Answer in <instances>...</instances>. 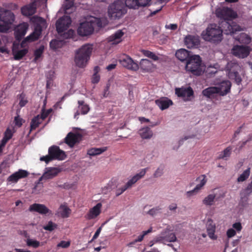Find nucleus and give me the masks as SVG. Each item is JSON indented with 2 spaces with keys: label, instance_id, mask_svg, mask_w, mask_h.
<instances>
[{
  "label": "nucleus",
  "instance_id": "obj_16",
  "mask_svg": "<svg viewBox=\"0 0 252 252\" xmlns=\"http://www.w3.org/2000/svg\"><path fill=\"white\" fill-rule=\"evenodd\" d=\"M46 171L44 173L43 175L39 178L38 182L34 187V189H36L38 186L42 187V184L40 182L43 179H50L56 176L60 172V170L55 167H50L46 168Z\"/></svg>",
  "mask_w": 252,
  "mask_h": 252
},
{
  "label": "nucleus",
  "instance_id": "obj_35",
  "mask_svg": "<svg viewBox=\"0 0 252 252\" xmlns=\"http://www.w3.org/2000/svg\"><path fill=\"white\" fill-rule=\"evenodd\" d=\"M139 134L143 139H150L153 136V132L149 127L141 128Z\"/></svg>",
  "mask_w": 252,
  "mask_h": 252
},
{
  "label": "nucleus",
  "instance_id": "obj_63",
  "mask_svg": "<svg viewBox=\"0 0 252 252\" xmlns=\"http://www.w3.org/2000/svg\"><path fill=\"white\" fill-rule=\"evenodd\" d=\"M127 188L125 186H123V187L119 188L116 190V195L117 196L122 194L126 190Z\"/></svg>",
  "mask_w": 252,
  "mask_h": 252
},
{
  "label": "nucleus",
  "instance_id": "obj_3",
  "mask_svg": "<svg viewBox=\"0 0 252 252\" xmlns=\"http://www.w3.org/2000/svg\"><path fill=\"white\" fill-rule=\"evenodd\" d=\"M15 20L14 14L9 10L0 7V32H7Z\"/></svg>",
  "mask_w": 252,
  "mask_h": 252
},
{
  "label": "nucleus",
  "instance_id": "obj_39",
  "mask_svg": "<svg viewBox=\"0 0 252 252\" xmlns=\"http://www.w3.org/2000/svg\"><path fill=\"white\" fill-rule=\"evenodd\" d=\"M18 98L19 99V105L21 108H22L26 106L28 102V100L26 97V94L24 93L17 95Z\"/></svg>",
  "mask_w": 252,
  "mask_h": 252
},
{
  "label": "nucleus",
  "instance_id": "obj_53",
  "mask_svg": "<svg viewBox=\"0 0 252 252\" xmlns=\"http://www.w3.org/2000/svg\"><path fill=\"white\" fill-rule=\"evenodd\" d=\"M207 232L208 236L212 240H216L218 238L217 236L215 234L216 229H206Z\"/></svg>",
  "mask_w": 252,
  "mask_h": 252
},
{
  "label": "nucleus",
  "instance_id": "obj_38",
  "mask_svg": "<svg viewBox=\"0 0 252 252\" xmlns=\"http://www.w3.org/2000/svg\"><path fill=\"white\" fill-rule=\"evenodd\" d=\"M232 149V148L231 146L227 147L219 154L218 158V159L226 160L230 156Z\"/></svg>",
  "mask_w": 252,
  "mask_h": 252
},
{
  "label": "nucleus",
  "instance_id": "obj_41",
  "mask_svg": "<svg viewBox=\"0 0 252 252\" xmlns=\"http://www.w3.org/2000/svg\"><path fill=\"white\" fill-rule=\"evenodd\" d=\"M147 170V168L142 169L139 173L135 175L131 179V180L134 183H136L138 180L143 178Z\"/></svg>",
  "mask_w": 252,
  "mask_h": 252
},
{
  "label": "nucleus",
  "instance_id": "obj_34",
  "mask_svg": "<svg viewBox=\"0 0 252 252\" xmlns=\"http://www.w3.org/2000/svg\"><path fill=\"white\" fill-rule=\"evenodd\" d=\"M60 216L63 218H67L69 217L71 213V210L65 204H62L59 208Z\"/></svg>",
  "mask_w": 252,
  "mask_h": 252
},
{
  "label": "nucleus",
  "instance_id": "obj_1",
  "mask_svg": "<svg viewBox=\"0 0 252 252\" xmlns=\"http://www.w3.org/2000/svg\"><path fill=\"white\" fill-rule=\"evenodd\" d=\"M202 36L205 41L214 44L220 43L223 39L222 29L215 24L209 25L206 30L202 32Z\"/></svg>",
  "mask_w": 252,
  "mask_h": 252
},
{
  "label": "nucleus",
  "instance_id": "obj_61",
  "mask_svg": "<svg viewBox=\"0 0 252 252\" xmlns=\"http://www.w3.org/2000/svg\"><path fill=\"white\" fill-rule=\"evenodd\" d=\"M74 2L72 0H68L67 1L66 0V2L64 4V9L65 10L69 9L70 8L73 6Z\"/></svg>",
  "mask_w": 252,
  "mask_h": 252
},
{
  "label": "nucleus",
  "instance_id": "obj_64",
  "mask_svg": "<svg viewBox=\"0 0 252 252\" xmlns=\"http://www.w3.org/2000/svg\"><path fill=\"white\" fill-rule=\"evenodd\" d=\"M14 122L15 125L19 127L22 125V119L20 118L19 116L15 117Z\"/></svg>",
  "mask_w": 252,
  "mask_h": 252
},
{
  "label": "nucleus",
  "instance_id": "obj_21",
  "mask_svg": "<svg viewBox=\"0 0 252 252\" xmlns=\"http://www.w3.org/2000/svg\"><path fill=\"white\" fill-rule=\"evenodd\" d=\"M101 207L102 204L101 203H97L89 210V212L85 215V218L88 220L95 219L100 214Z\"/></svg>",
  "mask_w": 252,
  "mask_h": 252
},
{
  "label": "nucleus",
  "instance_id": "obj_8",
  "mask_svg": "<svg viewBox=\"0 0 252 252\" xmlns=\"http://www.w3.org/2000/svg\"><path fill=\"white\" fill-rule=\"evenodd\" d=\"M47 0H32V2L24 5L21 8V13L27 17L32 16L36 11L37 6L40 3L46 2Z\"/></svg>",
  "mask_w": 252,
  "mask_h": 252
},
{
  "label": "nucleus",
  "instance_id": "obj_20",
  "mask_svg": "<svg viewBox=\"0 0 252 252\" xmlns=\"http://www.w3.org/2000/svg\"><path fill=\"white\" fill-rule=\"evenodd\" d=\"M30 212H37L42 215H46L47 213L51 214L52 212L45 205L38 203H34L31 205L29 209Z\"/></svg>",
  "mask_w": 252,
  "mask_h": 252
},
{
  "label": "nucleus",
  "instance_id": "obj_28",
  "mask_svg": "<svg viewBox=\"0 0 252 252\" xmlns=\"http://www.w3.org/2000/svg\"><path fill=\"white\" fill-rule=\"evenodd\" d=\"M124 34V33L121 30H118L107 38L108 41L112 44H117L122 41Z\"/></svg>",
  "mask_w": 252,
  "mask_h": 252
},
{
  "label": "nucleus",
  "instance_id": "obj_56",
  "mask_svg": "<svg viewBox=\"0 0 252 252\" xmlns=\"http://www.w3.org/2000/svg\"><path fill=\"white\" fill-rule=\"evenodd\" d=\"M70 245V241H62L60 243H59L57 246L58 247H61L63 248H67L69 247Z\"/></svg>",
  "mask_w": 252,
  "mask_h": 252
},
{
  "label": "nucleus",
  "instance_id": "obj_5",
  "mask_svg": "<svg viewBox=\"0 0 252 252\" xmlns=\"http://www.w3.org/2000/svg\"><path fill=\"white\" fill-rule=\"evenodd\" d=\"M127 12L124 2L121 0H117L111 4L108 9V15L112 19H120Z\"/></svg>",
  "mask_w": 252,
  "mask_h": 252
},
{
  "label": "nucleus",
  "instance_id": "obj_12",
  "mask_svg": "<svg viewBox=\"0 0 252 252\" xmlns=\"http://www.w3.org/2000/svg\"><path fill=\"white\" fill-rule=\"evenodd\" d=\"M119 62L122 65L129 70L137 71L139 69L138 63L127 55H123L119 59Z\"/></svg>",
  "mask_w": 252,
  "mask_h": 252
},
{
  "label": "nucleus",
  "instance_id": "obj_49",
  "mask_svg": "<svg viewBox=\"0 0 252 252\" xmlns=\"http://www.w3.org/2000/svg\"><path fill=\"white\" fill-rule=\"evenodd\" d=\"M152 232V227H150L148 230L147 231H144L142 232V234L139 235L138 238L134 240V243L141 242L143 239L144 236L149 234V233H151Z\"/></svg>",
  "mask_w": 252,
  "mask_h": 252
},
{
  "label": "nucleus",
  "instance_id": "obj_54",
  "mask_svg": "<svg viewBox=\"0 0 252 252\" xmlns=\"http://www.w3.org/2000/svg\"><path fill=\"white\" fill-rule=\"evenodd\" d=\"M206 229H216V226L213 220L211 219L208 220L206 223Z\"/></svg>",
  "mask_w": 252,
  "mask_h": 252
},
{
  "label": "nucleus",
  "instance_id": "obj_25",
  "mask_svg": "<svg viewBox=\"0 0 252 252\" xmlns=\"http://www.w3.org/2000/svg\"><path fill=\"white\" fill-rule=\"evenodd\" d=\"M231 86V82L229 81H224L220 83V84L216 87L218 89V94L220 96H224L228 94Z\"/></svg>",
  "mask_w": 252,
  "mask_h": 252
},
{
  "label": "nucleus",
  "instance_id": "obj_4",
  "mask_svg": "<svg viewBox=\"0 0 252 252\" xmlns=\"http://www.w3.org/2000/svg\"><path fill=\"white\" fill-rule=\"evenodd\" d=\"M185 69L187 72L196 76H199L203 72L202 60L199 55H193L186 63Z\"/></svg>",
  "mask_w": 252,
  "mask_h": 252
},
{
  "label": "nucleus",
  "instance_id": "obj_31",
  "mask_svg": "<svg viewBox=\"0 0 252 252\" xmlns=\"http://www.w3.org/2000/svg\"><path fill=\"white\" fill-rule=\"evenodd\" d=\"M156 104L159 107V108L163 110L168 108L173 104L172 101L170 99L162 98L156 100Z\"/></svg>",
  "mask_w": 252,
  "mask_h": 252
},
{
  "label": "nucleus",
  "instance_id": "obj_55",
  "mask_svg": "<svg viewBox=\"0 0 252 252\" xmlns=\"http://www.w3.org/2000/svg\"><path fill=\"white\" fill-rule=\"evenodd\" d=\"M151 0H137L138 7L146 6Z\"/></svg>",
  "mask_w": 252,
  "mask_h": 252
},
{
  "label": "nucleus",
  "instance_id": "obj_43",
  "mask_svg": "<svg viewBox=\"0 0 252 252\" xmlns=\"http://www.w3.org/2000/svg\"><path fill=\"white\" fill-rule=\"evenodd\" d=\"M141 52L145 56L155 61H157L158 60V57L153 52L146 50H143Z\"/></svg>",
  "mask_w": 252,
  "mask_h": 252
},
{
  "label": "nucleus",
  "instance_id": "obj_33",
  "mask_svg": "<svg viewBox=\"0 0 252 252\" xmlns=\"http://www.w3.org/2000/svg\"><path fill=\"white\" fill-rule=\"evenodd\" d=\"M12 52L14 58L15 60H20L22 59L28 52V49H23L20 50H15L14 48L12 49Z\"/></svg>",
  "mask_w": 252,
  "mask_h": 252
},
{
  "label": "nucleus",
  "instance_id": "obj_29",
  "mask_svg": "<svg viewBox=\"0 0 252 252\" xmlns=\"http://www.w3.org/2000/svg\"><path fill=\"white\" fill-rule=\"evenodd\" d=\"M197 181H200V183L197 185L195 188L192 190L187 192V194L189 196H190L193 194L194 192H197L200 190L203 186L206 184L207 180L206 179V176L205 175H202L199 176L197 179Z\"/></svg>",
  "mask_w": 252,
  "mask_h": 252
},
{
  "label": "nucleus",
  "instance_id": "obj_11",
  "mask_svg": "<svg viewBox=\"0 0 252 252\" xmlns=\"http://www.w3.org/2000/svg\"><path fill=\"white\" fill-rule=\"evenodd\" d=\"M71 23V19L68 16H64L59 18L56 22V30L59 34L62 35V33L65 32L70 26Z\"/></svg>",
  "mask_w": 252,
  "mask_h": 252
},
{
  "label": "nucleus",
  "instance_id": "obj_45",
  "mask_svg": "<svg viewBox=\"0 0 252 252\" xmlns=\"http://www.w3.org/2000/svg\"><path fill=\"white\" fill-rule=\"evenodd\" d=\"M57 224L52 221H48L47 225L43 226V228L47 231H52L57 228Z\"/></svg>",
  "mask_w": 252,
  "mask_h": 252
},
{
  "label": "nucleus",
  "instance_id": "obj_2",
  "mask_svg": "<svg viewBox=\"0 0 252 252\" xmlns=\"http://www.w3.org/2000/svg\"><path fill=\"white\" fill-rule=\"evenodd\" d=\"M92 51L93 45L90 44H85L77 50L74 58L76 65L80 68L86 66L90 60Z\"/></svg>",
  "mask_w": 252,
  "mask_h": 252
},
{
  "label": "nucleus",
  "instance_id": "obj_18",
  "mask_svg": "<svg viewBox=\"0 0 252 252\" xmlns=\"http://www.w3.org/2000/svg\"><path fill=\"white\" fill-rule=\"evenodd\" d=\"M29 24L27 22H23L17 25L14 29V36L16 40H20L26 34L29 29Z\"/></svg>",
  "mask_w": 252,
  "mask_h": 252
},
{
  "label": "nucleus",
  "instance_id": "obj_10",
  "mask_svg": "<svg viewBox=\"0 0 252 252\" xmlns=\"http://www.w3.org/2000/svg\"><path fill=\"white\" fill-rule=\"evenodd\" d=\"M216 15L223 21H232V19L237 17V13L232 9L225 7L216 10Z\"/></svg>",
  "mask_w": 252,
  "mask_h": 252
},
{
  "label": "nucleus",
  "instance_id": "obj_17",
  "mask_svg": "<svg viewBox=\"0 0 252 252\" xmlns=\"http://www.w3.org/2000/svg\"><path fill=\"white\" fill-rule=\"evenodd\" d=\"M250 49L248 46L243 45L234 46L231 50V53L239 58H245L250 54Z\"/></svg>",
  "mask_w": 252,
  "mask_h": 252
},
{
  "label": "nucleus",
  "instance_id": "obj_44",
  "mask_svg": "<svg viewBox=\"0 0 252 252\" xmlns=\"http://www.w3.org/2000/svg\"><path fill=\"white\" fill-rule=\"evenodd\" d=\"M250 173V169L248 168L245 170L242 174L237 179L238 182H243L245 181L249 176Z\"/></svg>",
  "mask_w": 252,
  "mask_h": 252
},
{
  "label": "nucleus",
  "instance_id": "obj_52",
  "mask_svg": "<svg viewBox=\"0 0 252 252\" xmlns=\"http://www.w3.org/2000/svg\"><path fill=\"white\" fill-rule=\"evenodd\" d=\"M161 210V208L159 206H157L156 207L150 209L148 212V214L152 216H154L157 215V214L160 213Z\"/></svg>",
  "mask_w": 252,
  "mask_h": 252
},
{
  "label": "nucleus",
  "instance_id": "obj_7",
  "mask_svg": "<svg viewBox=\"0 0 252 252\" xmlns=\"http://www.w3.org/2000/svg\"><path fill=\"white\" fill-rule=\"evenodd\" d=\"M226 69L228 77L230 79L234 80L238 85L240 84L242 79L238 73L240 69L238 63L234 61H230L227 63Z\"/></svg>",
  "mask_w": 252,
  "mask_h": 252
},
{
  "label": "nucleus",
  "instance_id": "obj_47",
  "mask_svg": "<svg viewBox=\"0 0 252 252\" xmlns=\"http://www.w3.org/2000/svg\"><path fill=\"white\" fill-rule=\"evenodd\" d=\"M44 50V47L43 46H40L38 49L35 50L34 52V62H36L42 56Z\"/></svg>",
  "mask_w": 252,
  "mask_h": 252
},
{
  "label": "nucleus",
  "instance_id": "obj_9",
  "mask_svg": "<svg viewBox=\"0 0 252 252\" xmlns=\"http://www.w3.org/2000/svg\"><path fill=\"white\" fill-rule=\"evenodd\" d=\"M220 25L222 33L225 34H231L241 30V27L232 21H222Z\"/></svg>",
  "mask_w": 252,
  "mask_h": 252
},
{
  "label": "nucleus",
  "instance_id": "obj_50",
  "mask_svg": "<svg viewBox=\"0 0 252 252\" xmlns=\"http://www.w3.org/2000/svg\"><path fill=\"white\" fill-rule=\"evenodd\" d=\"M164 167L163 165H160L157 168L154 173L153 176L155 178H158L161 176L163 174Z\"/></svg>",
  "mask_w": 252,
  "mask_h": 252
},
{
  "label": "nucleus",
  "instance_id": "obj_46",
  "mask_svg": "<svg viewBox=\"0 0 252 252\" xmlns=\"http://www.w3.org/2000/svg\"><path fill=\"white\" fill-rule=\"evenodd\" d=\"M26 244L28 246L37 248L40 246V242L36 240L27 239Z\"/></svg>",
  "mask_w": 252,
  "mask_h": 252
},
{
  "label": "nucleus",
  "instance_id": "obj_58",
  "mask_svg": "<svg viewBox=\"0 0 252 252\" xmlns=\"http://www.w3.org/2000/svg\"><path fill=\"white\" fill-rule=\"evenodd\" d=\"M12 133L10 129L7 128L5 131L3 138H6L7 140H10L12 137Z\"/></svg>",
  "mask_w": 252,
  "mask_h": 252
},
{
  "label": "nucleus",
  "instance_id": "obj_62",
  "mask_svg": "<svg viewBox=\"0 0 252 252\" xmlns=\"http://www.w3.org/2000/svg\"><path fill=\"white\" fill-rule=\"evenodd\" d=\"M99 76L96 73V72H94L92 78V83L94 84H96L99 81Z\"/></svg>",
  "mask_w": 252,
  "mask_h": 252
},
{
  "label": "nucleus",
  "instance_id": "obj_13",
  "mask_svg": "<svg viewBox=\"0 0 252 252\" xmlns=\"http://www.w3.org/2000/svg\"><path fill=\"white\" fill-rule=\"evenodd\" d=\"M94 31V24L89 22L81 23L77 30V33L82 36L91 35Z\"/></svg>",
  "mask_w": 252,
  "mask_h": 252
},
{
  "label": "nucleus",
  "instance_id": "obj_32",
  "mask_svg": "<svg viewBox=\"0 0 252 252\" xmlns=\"http://www.w3.org/2000/svg\"><path fill=\"white\" fill-rule=\"evenodd\" d=\"M107 150V147H103L101 148H92L88 151L87 154L91 156H94L102 154Z\"/></svg>",
  "mask_w": 252,
  "mask_h": 252
},
{
  "label": "nucleus",
  "instance_id": "obj_15",
  "mask_svg": "<svg viewBox=\"0 0 252 252\" xmlns=\"http://www.w3.org/2000/svg\"><path fill=\"white\" fill-rule=\"evenodd\" d=\"M156 242L165 244L166 242H174L177 240V237L174 233L169 231H163L156 238Z\"/></svg>",
  "mask_w": 252,
  "mask_h": 252
},
{
  "label": "nucleus",
  "instance_id": "obj_14",
  "mask_svg": "<svg viewBox=\"0 0 252 252\" xmlns=\"http://www.w3.org/2000/svg\"><path fill=\"white\" fill-rule=\"evenodd\" d=\"M175 94L178 96L184 98L186 101H190L194 96V92L190 87L175 89Z\"/></svg>",
  "mask_w": 252,
  "mask_h": 252
},
{
  "label": "nucleus",
  "instance_id": "obj_57",
  "mask_svg": "<svg viewBox=\"0 0 252 252\" xmlns=\"http://www.w3.org/2000/svg\"><path fill=\"white\" fill-rule=\"evenodd\" d=\"M52 109H48L46 111H43L41 113V116H40V118L43 121L45 120L51 112Z\"/></svg>",
  "mask_w": 252,
  "mask_h": 252
},
{
  "label": "nucleus",
  "instance_id": "obj_48",
  "mask_svg": "<svg viewBox=\"0 0 252 252\" xmlns=\"http://www.w3.org/2000/svg\"><path fill=\"white\" fill-rule=\"evenodd\" d=\"M62 42L60 41L54 39L52 40L50 43L51 48L56 50L61 47Z\"/></svg>",
  "mask_w": 252,
  "mask_h": 252
},
{
  "label": "nucleus",
  "instance_id": "obj_27",
  "mask_svg": "<svg viewBox=\"0 0 252 252\" xmlns=\"http://www.w3.org/2000/svg\"><path fill=\"white\" fill-rule=\"evenodd\" d=\"M185 43L189 48H193L200 44V40L198 37L189 35L185 38Z\"/></svg>",
  "mask_w": 252,
  "mask_h": 252
},
{
  "label": "nucleus",
  "instance_id": "obj_22",
  "mask_svg": "<svg viewBox=\"0 0 252 252\" xmlns=\"http://www.w3.org/2000/svg\"><path fill=\"white\" fill-rule=\"evenodd\" d=\"M42 32V27L40 25L37 24L35 25L33 32L26 37V40L28 42H33L38 40Z\"/></svg>",
  "mask_w": 252,
  "mask_h": 252
},
{
  "label": "nucleus",
  "instance_id": "obj_23",
  "mask_svg": "<svg viewBox=\"0 0 252 252\" xmlns=\"http://www.w3.org/2000/svg\"><path fill=\"white\" fill-rule=\"evenodd\" d=\"M81 137V134L70 132L67 134L65 138V142L69 147H73L76 143L79 142V139Z\"/></svg>",
  "mask_w": 252,
  "mask_h": 252
},
{
  "label": "nucleus",
  "instance_id": "obj_37",
  "mask_svg": "<svg viewBox=\"0 0 252 252\" xmlns=\"http://www.w3.org/2000/svg\"><path fill=\"white\" fill-rule=\"evenodd\" d=\"M78 108L81 111V114L82 115L87 114L90 111V107L89 105L85 103L83 100H78Z\"/></svg>",
  "mask_w": 252,
  "mask_h": 252
},
{
  "label": "nucleus",
  "instance_id": "obj_36",
  "mask_svg": "<svg viewBox=\"0 0 252 252\" xmlns=\"http://www.w3.org/2000/svg\"><path fill=\"white\" fill-rule=\"evenodd\" d=\"M42 120L40 118V115H38L34 117L31 121L30 124V130L32 131L35 129L39 125L42 123Z\"/></svg>",
  "mask_w": 252,
  "mask_h": 252
},
{
  "label": "nucleus",
  "instance_id": "obj_59",
  "mask_svg": "<svg viewBox=\"0 0 252 252\" xmlns=\"http://www.w3.org/2000/svg\"><path fill=\"white\" fill-rule=\"evenodd\" d=\"M236 234V231L233 228L228 229L226 232V235L229 238L234 236Z\"/></svg>",
  "mask_w": 252,
  "mask_h": 252
},
{
  "label": "nucleus",
  "instance_id": "obj_40",
  "mask_svg": "<svg viewBox=\"0 0 252 252\" xmlns=\"http://www.w3.org/2000/svg\"><path fill=\"white\" fill-rule=\"evenodd\" d=\"M215 198V194H209L203 199V203L207 206H211L213 204Z\"/></svg>",
  "mask_w": 252,
  "mask_h": 252
},
{
  "label": "nucleus",
  "instance_id": "obj_24",
  "mask_svg": "<svg viewBox=\"0 0 252 252\" xmlns=\"http://www.w3.org/2000/svg\"><path fill=\"white\" fill-rule=\"evenodd\" d=\"M218 89L216 87H209L202 91V94L206 98L210 99L216 98L219 95Z\"/></svg>",
  "mask_w": 252,
  "mask_h": 252
},
{
  "label": "nucleus",
  "instance_id": "obj_30",
  "mask_svg": "<svg viewBox=\"0 0 252 252\" xmlns=\"http://www.w3.org/2000/svg\"><path fill=\"white\" fill-rule=\"evenodd\" d=\"M139 66L144 72H151L153 68V64L147 59H142L140 62Z\"/></svg>",
  "mask_w": 252,
  "mask_h": 252
},
{
  "label": "nucleus",
  "instance_id": "obj_6",
  "mask_svg": "<svg viewBox=\"0 0 252 252\" xmlns=\"http://www.w3.org/2000/svg\"><path fill=\"white\" fill-rule=\"evenodd\" d=\"M66 157L65 152L61 150L59 146L53 145L49 148L48 155L40 157V160L48 163L53 160H63Z\"/></svg>",
  "mask_w": 252,
  "mask_h": 252
},
{
  "label": "nucleus",
  "instance_id": "obj_26",
  "mask_svg": "<svg viewBox=\"0 0 252 252\" xmlns=\"http://www.w3.org/2000/svg\"><path fill=\"white\" fill-rule=\"evenodd\" d=\"M175 56L176 58L180 61L187 62L189 58L192 55L191 52L185 49H180L176 52Z\"/></svg>",
  "mask_w": 252,
  "mask_h": 252
},
{
  "label": "nucleus",
  "instance_id": "obj_42",
  "mask_svg": "<svg viewBox=\"0 0 252 252\" xmlns=\"http://www.w3.org/2000/svg\"><path fill=\"white\" fill-rule=\"evenodd\" d=\"M126 7H128L129 8L137 9L138 3L137 0H125L124 2Z\"/></svg>",
  "mask_w": 252,
  "mask_h": 252
},
{
  "label": "nucleus",
  "instance_id": "obj_60",
  "mask_svg": "<svg viewBox=\"0 0 252 252\" xmlns=\"http://www.w3.org/2000/svg\"><path fill=\"white\" fill-rule=\"evenodd\" d=\"M248 198L247 197H242L240 201L239 205L243 207H245L248 205Z\"/></svg>",
  "mask_w": 252,
  "mask_h": 252
},
{
  "label": "nucleus",
  "instance_id": "obj_19",
  "mask_svg": "<svg viewBox=\"0 0 252 252\" xmlns=\"http://www.w3.org/2000/svg\"><path fill=\"white\" fill-rule=\"evenodd\" d=\"M29 174V173L27 171L19 169L18 171L9 176L7 179V181L12 183H16L19 179L28 177Z\"/></svg>",
  "mask_w": 252,
  "mask_h": 252
},
{
  "label": "nucleus",
  "instance_id": "obj_51",
  "mask_svg": "<svg viewBox=\"0 0 252 252\" xmlns=\"http://www.w3.org/2000/svg\"><path fill=\"white\" fill-rule=\"evenodd\" d=\"M74 31L72 29H70L66 32H64L63 33H62L61 35H63V38L68 39L72 38L74 35Z\"/></svg>",
  "mask_w": 252,
  "mask_h": 252
}]
</instances>
